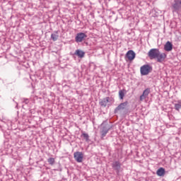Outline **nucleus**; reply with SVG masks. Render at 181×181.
Listing matches in <instances>:
<instances>
[{"label": "nucleus", "mask_w": 181, "mask_h": 181, "mask_svg": "<svg viewBox=\"0 0 181 181\" xmlns=\"http://www.w3.org/2000/svg\"><path fill=\"white\" fill-rule=\"evenodd\" d=\"M148 57L151 60L157 59L158 63H162V62H165V59H166L167 55L165 53H160L159 49L153 48L148 52Z\"/></svg>", "instance_id": "obj_1"}, {"label": "nucleus", "mask_w": 181, "mask_h": 181, "mask_svg": "<svg viewBox=\"0 0 181 181\" xmlns=\"http://www.w3.org/2000/svg\"><path fill=\"white\" fill-rule=\"evenodd\" d=\"M111 128H112V124H110L107 123L106 122H104L102 124L100 134H101L103 138H104V136H105L107 135V134H108V131H110V129H111Z\"/></svg>", "instance_id": "obj_2"}, {"label": "nucleus", "mask_w": 181, "mask_h": 181, "mask_svg": "<svg viewBox=\"0 0 181 181\" xmlns=\"http://www.w3.org/2000/svg\"><path fill=\"white\" fill-rule=\"evenodd\" d=\"M152 71V66L149 64H144L140 68V72L141 76H148Z\"/></svg>", "instance_id": "obj_3"}, {"label": "nucleus", "mask_w": 181, "mask_h": 181, "mask_svg": "<svg viewBox=\"0 0 181 181\" xmlns=\"http://www.w3.org/2000/svg\"><path fill=\"white\" fill-rule=\"evenodd\" d=\"M171 6L173 12H179L181 9V0H174Z\"/></svg>", "instance_id": "obj_4"}, {"label": "nucleus", "mask_w": 181, "mask_h": 181, "mask_svg": "<svg viewBox=\"0 0 181 181\" xmlns=\"http://www.w3.org/2000/svg\"><path fill=\"white\" fill-rule=\"evenodd\" d=\"M87 37V35L84 33H78L76 34V36L75 37V42L76 43H81L83 40H86V38Z\"/></svg>", "instance_id": "obj_5"}, {"label": "nucleus", "mask_w": 181, "mask_h": 181, "mask_svg": "<svg viewBox=\"0 0 181 181\" xmlns=\"http://www.w3.org/2000/svg\"><path fill=\"white\" fill-rule=\"evenodd\" d=\"M128 106V101L120 103L115 109V114H118L119 111H122L127 108Z\"/></svg>", "instance_id": "obj_6"}, {"label": "nucleus", "mask_w": 181, "mask_h": 181, "mask_svg": "<svg viewBox=\"0 0 181 181\" xmlns=\"http://www.w3.org/2000/svg\"><path fill=\"white\" fill-rule=\"evenodd\" d=\"M74 158L76 162L81 163L83 162V158H84V154L82 152L76 151L74 153Z\"/></svg>", "instance_id": "obj_7"}, {"label": "nucleus", "mask_w": 181, "mask_h": 181, "mask_svg": "<svg viewBox=\"0 0 181 181\" xmlns=\"http://www.w3.org/2000/svg\"><path fill=\"white\" fill-rule=\"evenodd\" d=\"M149 93H151V88H147L145 89L142 93V95L140 96V101H144L149 95Z\"/></svg>", "instance_id": "obj_8"}, {"label": "nucleus", "mask_w": 181, "mask_h": 181, "mask_svg": "<svg viewBox=\"0 0 181 181\" xmlns=\"http://www.w3.org/2000/svg\"><path fill=\"white\" fill-rule=\"evenodd\" d=\"M135 52L132 50H129L127 54L125 57L128 59V60L132 61L134 59H135Z\"/></svg>", "instance_id": "obj_9"}, {"label": "nucleus", "mask_w": 181, "mask_h": 181, "mask_svg": "<svg viewBox=\"0 0 181 181\" xmlns=\"http://www.w3.org/2000/svg\"><path fill=\"white\" fill-rule=\"evenodd\" d=\"M108 103H110V97H106L99 101L100 107H104V108L107 107V104H108Z\"/></svg>", "instance_id": "obj_10"}, {"label": "nucleus", "mask_w": 181, "mask_h": 181, "mask_svg": "<svg viewBox=\"0 0 181 181\" xmlns=\"http://www.w3.org/2000/svg\"><path fill=\"white\" fill-rule=\"evenodd\" d=\"M173 49V45L170 41H168L164 45V50L165 52H172Z\"/></svg>", "instance_id": "obj_11"}, {"label": "nucleus", "mask_w": 181, "mask_h": 181, "mask_svg": "<svg viewBox=\"0 0 181 181\" xmlns=\"http://www.w3.org/2000/svg\"><path fill=\"white\" fill-rule=\"evenodd\" d=\"M112 166L115 170L119 172V169H121V163L119 161H115L112 164Z\"/></svg>", "instance_id": "obj_12"}, {"label": "nucleus", "mask_w": 181, "mask_h": 181, "mask_svg": "<svg viewBox=\"0 0 181 181\" xmlns=\"http://www.w3.org/2000/svg\"><path fill=\"white\" fill-rule=\"evenodd\" d=\"M75 56H78V57H79L80 59H83V57H84V54H86V53L83 51H81V49H76L74 52Z\"/></svg>", "instance_id": "obj_13"}, {"label": "nucleus", "mask_w": 181, "mask_h": 181, "mask_svg": "<svg viewBox=\"0 0 181 181\" xmlns=\"http://www.w3.org/2000/svg\"><path fill=\"white\" fill-rule=\"evenodd\" d=\"M51 39L53 42L57 41L59 39V30L54 31V33L51 34Z\"/></svg>", "instance_id": "obj_14"}, {"label": "nucleus", "mask_w": 181, "mask_h": 181, "mask_svg": "<svg viewBox=\"0 0 181 181\" xmlns=\"http://www.w3.org/2000/svg\"><path fill=\"white\" fill-rule=\"evenodd\" d=\"M156 175L158 176H165V168H160L157 172H156Z\"/></svg>", "instance_id": "obj_15"}, {"label": "nucleus", "mask_w": 181, "mask_h": 181, "mask_svg": "<svg viewBox=\"0 0 181 181\" xmlns=\"http://www.w3.org/2000/svg\"><path fill=\"white\" fill-rule=\"evenodd\" d=\"M81 136V138H83L86 142L90 141V136L88 135V134L82 132Z\"/></svg>", "instance_id": "obj_16"}, {"label": "nucleus", "mask_w": 181, "mask_h": 181, "mask_svg": "<svg viewBox=\"0 0 181 181\" xmlns=\"http://www.w3.org/2000/svg\"><path fill=\"white\" fill-rule=\"evenodd\" d=\"M180 109H181V100H177V103L175 104V110H176V111H180Z\"/></svg>", "instance_id": "obj_17"}, {"label": "nucleus", "mask_w": 181, "mask_h": 181, "mask_svg": "<svg viewBox=\"0 0 181 181\" xmlns=\"http://www.w3.org/2000/svg\"><path fill=\"white\" fill-rule=\"evenodd\" d=\"M47 162L49 165H54L55 160H54V158H48Z\"/></svg>", "instance_id": "obj_18"}, {"label": "nucleus", "mask_w": 181, "mask_h": 181, "mask_svg": "<svg viewBox=\"0 0 181 181\" xmlns=\"http://www.w3.org/2000/svg\"><path fill=\"white\" fill-rule=\"evenodd\" d=\"M125 96V94L124 93V91L119 90V97L120 100H124V97Z\"/></svg>", "instance_id": "obj_19"}, {"label": "nucleus", "mask_w": 181, "mask_h": 181, "mask_svg": "<svg viewBox=\"0 0 181 181\" xmlns=\"http://www.w3.org/2000/svg\"><path fill=\"white\" fill-rule=\"evenodd\" d=\"M23 103L24 104H29V99H28V98H23Z\"/></svg>", "instance_id": "obj_20"}]
</instances>
